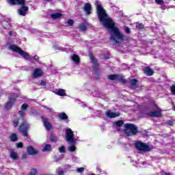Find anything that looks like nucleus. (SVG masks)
<instances>
[{"label": "nucleus", "mask_w": 175, "mask_h": 175, "mask_svg": "<svg viewBox=\"0 0 175 175\" xmlns=\"http://www.w3.org/2000/svg\"><path fill=\"white\" fill-rule=\"evenodd\" d=\"M96 13L98 18L100 21V24L103 25L108 32H110V17L106 13V10L103 8L102 5L99 2L96 3Z\"/></svg>", "instance_id": "obj_1"}, {"label": "nucleus", "mask_w": 175, "mask_h": 175, "mask_svg": "<svg viewBox=\"0 0 175 175\" xmlns=\"http://www.w3.org/2000/svg\"><path fill=\"white\" fill-rule=\"evenodd\" d=\"M111 40H113L116 45L125 40V36L116 27V23L110 19Z\"/></svg>", "instance_id": "obj_2"}, {"label": "nucleus", "mask_w": 175, "mask_h": 175, "mask_svg": "<svg viewBox=\"0 0 175 175\" xmlns=\"http://www.w3.org/2000/svg\"><path fill=\"white\" fill-rule=\"evenodd\" d=\"M10 50H12V51H14V53H18V54H20L21 57L25 58V59H27V61H31V59H35V61L39 60V56L35 55L34 57L29 56V54L28 53L22 51L21 48L18 47L16 45L11 44L9 47Z\"/></svg>", "instance_id": "obj_3"}, {"label": "nucleus", "mask_w": 175, "mask_h": 175, "mask_svg": "<svg viewBox=\"0 0 175 175\" xmlns=\"http://www.w3.org/2000/svg\"><path fill=\"white\" fill-rule=\"evenodd\" d=\"M10 5H21V7L18 10V14L20 16H27L29 8L25 6V0H8Z\"/></svg>", "instance_id": "obj_4"}, {"label": "nucleus", "mask_w": 175, "mask_h": 175, "mask_svg": "<svg viewBox=\"0 0 175 175\" xmlns=\"http://www.w3.org/2000/svg\"><path fill=\"white\" fill-rule=\"evenodd\" d=\"M124 128V133H126L127 136H135V135H137V133H139V130L137 127L133 124H125Z\"/></svg>", "instance_id": "obj_5"}, {"label": "nucleus", "mask_w": 175, "mask_h": 175, "mask_svg": "<svg viewBox=\"0 0 175 175\" xmlns=\"http://www.w3.org/2000/svg\"><path fill=\"white\" fill-rule=\"evenodd\" d=\"M75 134H73V131L70 129H66V139L70 144H76V142H77V139L79 137H75Z\"/></svg>", "instance_id": "obj_6"}, {"label": "nucleus", "mask_w": 175, "mask_h": 175, "mask_svg": "<svg viewBox=\"0 0 175 175\" xmlns=\"http://www.w3.org/2000/svg\"><path fill=\"white\" fill-rule=\"evenodd\" d=\"M29 129V124L25 121V120L23 119L22 124L19 127L21 133H22L23 136H28V133L27 131Z\"/></svg>", "instance_id": "obj_7"}, {"label": "nucleus", "mask_w": 175, "mask_h": 175, "mask_svg": "<svg viewBox=\"0 0 175 175\" xmlns=\"http://www.w3.org/2000/svg\"><path fill=\"white\" fill-rule=\"evenodd\" d=\"M154 111H150L147 113V116L149 117H161L162 116V109L158 107V105H154Z\"/></svg>", "instance_id": "obj_8"}, {"label": "nucleus", "mask_w": 175, "mask_h": 175, "mask_svg": "<svg viewBox=\"0 0 175 175\" xmlns=\"http://www.w3.org/2000/svg\"><path fill=\"white\" fill-rule=\"evenodd\" d=\"M135 148H137V150H139V151L146 152V151H150V150H151V148H150V146L140 142H137L135 143Z\"/></svg>", "instance_id": "obj_9"}, {"label": "nucleus", "mask_w": 175, "mask_h": 175, "mask_svg": "<svg viewBox=\"0 0 175 175\" xmlns=\"http://www.w3.org/2000/svg\"><path fill=\"white\" fill-rule=\"evenodd\" d=\"M91 62L93 64V70L94 75H99V64L96 62V59L94 56H90Z\"/></svg>", "instance_id": "obj_10"}, {"label": "nucleus", "mask_w": 175, "mask_h": 175, "mask_svg": "<svg viewBox=\"0 0 175 175\" xmlns=\"http://www.w3.org/2000/svg\"><path fill=\"white\" fill-rule=\"evenodd\" d=\"M15 102L16 98L13 97V96H10L9 97L8 102L5 105V109H7L8 110H9V109H12V106L14 105Z\"/></svg>", "instance_id": "obj_11"}, {"label": "nucleus", "mask_w": 175, "mask_h": 175, "mask_svg": "<svg viewBox=\"0 0 175 175\" xmlns=\"http://www.w3.org/2000/svg\"><path fill=\"white\" fill-rule=\"evenodd\" d=\"M41 76H43V70L40 68H35L31 75L32 79H38Z\"/></svg>", "instance_id": "obj_12"}, {"label": "nucleus", "mask_w": 175, "mask_h": 175, "mask_svg": "<svg viewBox=\"0 0 175 175\" xmlns=\"http://www.w3.org/2000/svg\"><path fill=\"white\" fill-rule=\"evenodd\" d=\"M42 122H43L45 129H46V131H51L53 128V125H51V123H50V122L49 121V119L44 117H42Z\"/></svg>", "instance_id": "obj_13"}, {"label": "nucleus", "mask_w": 175, "mask_h": 175, "mask_svg": "<svg viewBox=\"0 0 175 175\" xmlns=\"http://www.w3.org/2000/svg\"><path fill=\"white\" fill-rule=\"evenodd\" d=\"M27 109H28V104L25 103L21 106V111L18 112L21 117H24L25 116V111H24V110H27Z\"/></svg>", "instance_id": "obj_14"}, {"label": "nucleus", "mask_w": 175, "mask_h": 175, "mask_svg": "<svg viewBox=\"0 0 175 175\" xmlns=\"http://www.w3.org/2000/svg\"><path fill=\"white\" fill-rule=\"evenodd\" d=\"M84 10H85L86 14L90 16V14H91L92 10V7L91 6V4L85 3L84 5Z\"/></svg>", "instance_id": "obj_15"}, {"label": "nucleus", "mask_w": 175, "mask_h": 175, "mask_svg": "<svg viewBox=\"0 0 175 175\" xmlns=\"http://www.w3.org/2000/svg\"><path fill=\"white\" fill-rule=\"evenodd\" d=\"M27 150L29 155H36V154H38V150H36L35 148H33V147L31 146H28Z\"/></svg>", "instance_id": "obj_16"}, {"label": "nucleus", "mask_w": 175, "mask_h": 175, "mask_svg": "<svg viewBox=\"0 0 175 175\" xmlns=\"http://www.w3.org/2000/svg\"><path fill=\"white\" fill-rule=\"evenodd\" d=\"M144 72L146 76H152V75H154V70L149 67L145 68Z\"/></svg>", "instance_id": "obj_17"}, {"label": "nucleus", "mask_w": 175, "mask_h": 175, "mask_svg": "<svg viewBox=\"0 0 175 175\" xmlns=\"http://www.w3.org/2000/svg\"><path fill=\"white\" fill-rule=\"evenodd\" d=\"M10 157L11 159H14V161H17L18 159V154L17 152L14 151H11L10 153Z\"/></svg>", "instance_id": "obj_18"}, {"label": "nucleus", "mask_w": 175, "mask_h": 175, "mask_svg": "<svg viewBox=\"0 0 175 175\" xmlns=\"http://www.w3.org/2000/svg\"><path fill=\"white\" fill-rule=\"evenodd\" d=\"M57 95H59V96H66V92H65V90H58L56 92Z\"/></svg>", "instance_id": "obj_19"}, {"label": "nucleus", "mask_w": 175, "mask_h": 175, "mask_svg": "<svg viewBox=\"0 0 175 175\" xmlns=\"http://www.w3.org/2000/svg\"><path fill=\"white\" fill-rule=\"evenodd\" d=\"M154 1L157 5H160L161 6V9L163 10H165V9H166V8L163 6L165 3V1L163 0H154Z\"/></svg>", "instance_id": "obj_20"}, {"label": "nucleus", "mask_w": 175, "mask_h": 175, "mask_svg": "<svg viewBox=\"0 0 175 175\" xmlns=\"http://www.w3.org/2000/svg\"><path fill=\"white\" fill-rule=\"evenodd\" d=\"M51 18H53L54 20L57 19V18H60V17H62V14L61 13H55V14H52L51 15Z\"/></svg>", "instance_id": "obj_21"}, {"label": "nucleus", "mask_w": 175, "mask_h": 175, "mask_svg": "<svg viewBox=\"0 0 175 175\" xmlns=\"http://www.w3.org/2000/svg\"><path fill=\"white\" fill-rule=\"evenodd\" d=\"M2 26L3 27V28L8 29L10 28V27H12V24H10V22L3 21L2 22Z\"/></svg>", "instance_id": "obj_22"}, {"label": "nucleus", "mask_w": 175, "mask_h": 175, "mask_svg": "<svg viewBox=\"0 0 175 175\" xmlns=\"http://www.w3.org/2000/svg\"><path fill=\"white\" fill-rule=\"evenodd\" d=\"M72 59L74 61V62H76V64H79L80 62V57H79V55L76 54L72 56Z\"/></svg>", "instance_id": "obj_23"}, {"label": "nucleus", "mask_w": 175, "mask_h": 175, "mask_svg": "<svg viewBox=\"0 0 175 175\" xmlns=\"http://www.w3.org/2000/svg\"><path fill=\"white\" fill-rule=\"evenodd\" d=\"M68 150L70 152H75L76 151V144H71V146H68Z\"/></svg>", "instance_id": "obj_24"}, {"label": "nucleus", "mask_w": 175, "mask_h": 175, "mask_svg": "<svg viewBox=\"0 0 175 175\" xmlns=\"http://www.w3.org/2000/svg\"><path fill=\"white\" fill-rule=\"evenodd\" d=\"M130 83L133 88H137V79H131Z\"/></svg>", "instance_id": "obj_25"}, {"label": "nucleus", "mask_w": 175, "mask_h": 175, "mask_svg": "<svg viewBox=\"0 0 175 175\" xmlns=\"http://www.w3.org/2000/svg\"><path fill=\"white\" fill-rule=\"evenodd\" d=\"M59 118L61 120H68V116L66 113L62 112L59 114Z\"/></svg>", "instance_id": "obj_26"}, {"label": "nucleus", "mask_w": 175, "mask_h": 175, "mask_svg": "<svg viewBox=\"0 0 175 175\" xmlns=\"http://www.w3.org/2000/svg\"><path fill=\"white\" fill-rule=\"evenodd\" d=\"M116 117H120V113L119 112H111L110 113V118H116Z\"/></svg>", "instance_id": "obj_27"}, {"label": "nucleus", "mask_w": 175, "mask_h": 175, "mask_svg": "<svg viewBox=\"0 0 175 175\" xmlns=\"http://www.w3.org/2000/svg\"><path fill=\"white\" fill-rule=\"evenodd\" d=\"M50 150H51V145L50 144H46L43 149L42 151L46 152V151H50Z\"/></svg>", "instance_id": "obj_28"}, {"label": "nucleus", "mask_w": 175, "mask_h": 175, "mask_svg": "<svg viewBox=\"0 0 175 175\" xmlns=\"http://www.w3.org/2000/svg\"><path fill=\"white\" fill-rule=\"evenodd\" d=\"M10 139L11 142H17V139H18L17 135L16 134L11 135L10 137Z\"/></svg>", "instance_id": "obj_29"}, {"label": "nucleus", "mask_w": 175, "mask_h": 175, "mask_svg": "<svg viewBox=\"0 0 175 175\" xmlns=\"http://www.w3.org/2000/svg\"><path fill=\"white\" fill-rule=\"evenodd\" d=\"M120 79V75H111L110 80H118Z\"/></svg>", "instance_id": "obj_30"}, {"label": "nucleus", "mask_w": 175, "mask_h": 175, "mask_svg": "<svg viewBox=\"0 0 175 175\" xmlns=\"http://www.w3.org/2000/svg\"><path fill=\"white\" fill-rule=\"evenodd\" d=\"M79 29L81 31H87V25L85 24L82 23L79 25Z\"/></svg>", "instance_id": "obj_31"}, {"label": "nucleus", "mask_w": 175, "mask_h": 175, "mask_svg": "<svg viewBox=\"0 0 175 175\" xmlns=\"http://www.w3.org/2000/svg\"><path fill=\"white\" fill-rule=\"evenodd\" d=\"M37 173H38V170H36V168H32L30 170V172L28 175H36Z\"/></svg>", "instance_id": "obj_32"}, {"label": "nucleus", "mask_w": 175, "mask_h": 175, "mask_svg": "<svg viewBox=\"0 0 175 175\" xmlns=\"http://www.w3.org/2000/svg\"><path fill=\"white\" fill-rule=\"evenodd\" d=\"M114 124L116 125V126H121L122 125H124V121L118 120L114 122Z\"/></svg>", "instance_id": "obj_33"}, {"label": "nucleus", "mask_w": 175, "mask_h": 175, "mask_svg": "<svg viewBox=\"0 0 175 175\" xmlns=\"http://www.w3.org/2000/svg\"><path fill=\"white\" fill-rule=\"evenodd\" d=\"M136 27L138 28V29H143V28H144V25L137 23H136Z\"/></svg>", "instance_id": "obj_34"}, {"label": "nucleus", "mask_w": 175, "mask_h": 175, "mask_svg": "<svg viewBox=\"0 0 175 175\" xmlns=\"http://www.w3.org/2000/svg\"><path fill=\"white\" fill-rule=\"evenodd\" d=\"M170 91H171L172 95H175V85H172L170 87Z\"/></svg>", "instance_id": "obj_35"}, {"label": "nucleus", "mask_w": 175, "mask_h": 175, "mask_svg": "<svg viewBox=\"0 0 175 175\" xmlns=\"http://www.w3.org/2000/svg\"><path fill=\"white\" fill-rule=\"evenodd\" d=\"M18 125V119L14 118L13 122V126L16 128Z\"/></svg>", "instance_id": "obj_36"}, {"label": "nucleus", "mask_w": 175, "mask_h": 175, "mask_svg": "<svg viewBox=\"0 0 175 175\" xmlns=\"http://www.w3.org/2000/svg\"><path fill=\"white\" fill-rule=\"evenodd\" d=\"M59 152L64 153L66 151V149H65V147L64 146L59 148Z\"/></svg>", "instance_id": "obj_37"}, {"label": "nucleus", "mask_w": 175, "mask_h": 175, "mask_svg": "<svg viewBox=\"0 0 175 175\" xmlns=\"http://www.w3.org/2000/svg\"><path fill=\"white\" fill-rule=\"evenodd\" d=\"M51 142H57V137H55L53 135H51L50 137Z\"/></svg>", "instance_id": "obj_38"}, {"label": "nucleus", "mask_w": 175, "mask_h": 175, "mask_svg": "<svg viewBox=\"0 0 175 175\" xmlns=\"http://www.w3.org/2000/svg\"><path fill=\"white\" fill-rule=\"evenodd\" d=\"M67 23L68 24V25H70V27L73 26V24H74L73 20L68 19L67 21Z\"/></svg>", "instance_id": "obj_39"}, {"label": "nucleus", "mask_w": 175, "mask_h": 175, "mask_svg": "<svg viewBox=\"0 0 175 175\" xmlns=\"http://www.w3.org/2000/svg\"><path fill=\"white\" fill-rule=\"evenodd\" d=\"M23 142L16 143V147H18V148H23Z\"/></svg>", "instance_id": "obj_40"}, {"label": "nucleus", "mask_w": 175, "mask_h": 175, "mask_svg": "<svg viewBox=\"0 0 175 175\" xmlns=\"http://www.w3.org/2000/svg\"><path fill=\"white\" fill-rule=\"evenodd\" d=\"M124 31H125L126 33H131V29H129V27H124Z\"/></svg>", "instance_id": "obj_41"}, {"label": "nucleus", "mask_w": 175, "mask_h": 175, "mask_svg": "<svg viewBox=\"0 0 175 175\" xmlns=\"http://www.w3.org/2000/svg\"><path fill=\"white\" fill-rule=\"evenodd\" d=\"M135 164H133L134 166H135V167H139V166H140V165H144V163H137L136 162H135Z\"/></svg>", "instance_id": "obj_42"}, {"label": "nucleus", "mask_w": 175, "mask_h": 175, "mask_svg": "<svg viewBox=\"0 0 175 175\" xmlns=\"http://www.w3.org/2000/svg\"><path fill=\"white\" fill-rule=\"evenodd\" d=\"M77 172H78V173H83V172H84V168L79 167L77 169Z\"/></svg>", "instance_id": "obj_43"}, {"label": "nucleus", "mask_w": 175, "mask_h": 175, "mask_svg": "<svg viewBox=\"0 0 175 175\" xmlns=\"http://www.w3.org/2000/svg\"><path fill=\"white\" fill-rule=\"evenodd\" d=\"M40 85H42V87H46V81H42Z\"/></svg>", "instance_id": "obj_44"}, {"label": "nucleus", "mask_w": 175, "mask_h": 175, "mask_svg": "<svg viewBox=\"0 0 175 175\" xmlns=\"http://www.w3.org/2000/svg\"><path fill=\"white\" fill-rule=\"evenodd\" d=\"M106 116L108 117V118H110V111H107Z\"/></svg>", "instance_id": "obj_45"}, {"label": "nucleus", "mask_w": 175, "mask_h": 175, "mask_svg": "<svg viewBox=\"0 0 175 175\" xmlns=\"http://www.w3.org/2000/svg\"><path fill=\"white\" fill-rule=\"evenodd\" d=\"M167 124H168V125H173V122L171 120H168Z\"/></svg>", "instance_id": "obj_46"}, {"label": "nucleus", "mask_w": 175, "mask_h": 175, "mask_svg": "<svg viewBox=\"0 0 175 175\" xmlns=\"http://www.w3.org/2000/svg\"><path fill=\"white\" fill-rule=\"evenodd\" d=\"M9 35H10V36H12V35H13V31H10V32H9Z\"/></svg>", "instance_id": "obj_47"}, {"label": "nucleus", "mask_w": 175, "mask_h": 175, "mask_svg": "<svg viewBox=\"0 0 175 175\" xmlns=\"http://www.w3.org/2000/svg\"><path fill=\"white\" fill-rule=\"evenodd\" d=\"M66 169H70V165H66Z\"/></svg>", "instance_id": "obj_48"}, {"label": "nucleus", "mask_w": 175, "mask_h": 175, "mask_svg": "<svg viewBox=\"0 0 175 175\" xmlns=\"http://www.w3.org/2000/svg\"><path fill=\"white\" fill-rule=\"evenodd\" d=\"M111 8L113 10H116V9H117V7H111Z\"/></svg>", "instance_id": "obj_49"}, {"label": "nucleus", "mask_w": 175, "mask_h": 175, "mask_svg": "<svg viewBox=\"0 0 175 175\" xmlns=\"http://www.w3.org/2000/svg\"><path fill=\"white\" fill-rule=\"evenodd\" d=\"M62 158H64V155H62L61 158L57 159V161H59V159H62Z\"/></svg>", "instance_id": "obj_50"}, {"label": "nucleus", "mask_w": 175, "mask_h": 175, "mask_svg": "<svg viewBox=\"0 0 175 175\" xmlns=\"http://www.w3.org/2000/svg\"><path fill=\"white\" fill-rule=\"evenodd\" d=\"M83 108L87 107V105H83Z\"/></svg>", "instance_id": "obj_51"}, {"label": "nucleus", "mask_w": 175, "mask_h": 175, "mask_svg": "<svg viewBox=\"0 0 175 175\" xmlns=\"http://www.w3.org/2000/svg\"><path fill=\"white\" fill-rule=\"evenodd\" d=\"M129 159H130V161H132V157H129Z\"/></svg>", "instance_id": "obj_52"}, {"label": "nucleus", "mask_w": 175, "mask_h": 175, "mask_svg": "<svg viewBox=\"0 0 175 175\" xmlns=\"http://www.w3.org/2000/svg\"><path fill=\"white\" fill-rule=\"evenodd\" d=\"M107 77L109 79H110V75H108Z\"/></svg>", "instance_id": "obj_53"}, {"label": "nucleus", "mask_w": 175, "mask_h": 175, "mask_svg": "<svg viewBox=\"0 0 175 175\" xmlns=\"http://www.w3.org/2000/svg\"><path fill=\"white\" fill-rule=\"evenodd\" d=\"M174 111H175V107H174Z\"/></svg>", "instance_id": "obj_54"}, {"label": "nucleus", "mask_w": 175, "mask_h": 175, "mask_svg": "<svg viewBox=\"0 0 175 175\" xmlns=\"http://www.w3.org/2000/svg\"><path fill=\"white\" fill-rule=\"evenodd\" d=\"M48 110H51V109H49V108H48Z\"/></svg>", "instance_id": "obj_55"}, {"label": "nucleus", "mask_w": 175, "mask_h": 175, "mask_svg": "<svg viewBox=\"0 0 175 175\" xmlns=\"http://www.w3.org/2000/svg\"><path fill=\"white\" fill-rule=\"evenodd\" d=\"M46 1H50V0H46Z\"/></svg>", "instance_id": "obj_56"}]
</instances>
